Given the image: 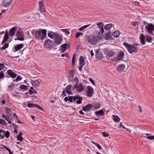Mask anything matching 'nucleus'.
Returning <instances> with one entry per match:
<instances>
[{
  "label": "nucleus",
  "instance_id": "obj_1",
  "mask_svg": "<svg viewBox=\"0 0 154 154\" xmlns=\"http://www.w3.org/2000/svg\"><path fill=\"white\" fill-rule=\"evenodd\" d=\"M35 38L38 40H42L45 38L46 36V29H39L36 30L35 34Z\"/></svg>",
  "mask_w": 154,
  "mask_h": 154
},
{
  "label": "nucleus",
  "instance_id": "obj_2",
  "mask_svg": "<svg viewBox=\"0 0 154 154\" xmlns=\"http://www.w3.org/2000/svg\"><path fill=\"white\" fill-rule=\"evenodd\" d=\"M100 34V32H98V34L97 36H87V40L88 42L91 45H96L97 44L98 41H99V39H101L102 38V37L99 35Z\"/></svg>",
  "mask_w": 154,
  "mask_h": 154
},
{
  "label": "nucleus",
  "instance_id": "obj_3",
  "mask_svg": "<svg viewBox=\"0 0 154 154\" xmlns=\"http://www.w3.org/2000/svg\"><path fill=\"white\" fill-rule=\"evenodd\" d=\"M123 45L128 50L129 53L132 54L133 53H136L137 52V48L133 45L129 44L125 42L123 43Z\"/></svg>",
  "mask_w": 154,
  "mask_h": 154
},
{
  "label": "nucleus",
  "instance_id": "obj_4",
  "mask_svg": "<svg viewBox=\"0 0 154 154\" xmlns=\"http://www.w3.org/2000/svg\"><path fill=\"white\" fill-rule=\"evenodd\" d=\"M54 43L57 45L60 44L62 41V37L58 33L54 35Z\"/></svg>",
  "mask_w": 154,
  "mask_h": 154
},
{
  "label": "nucleus",
  "instance_id": "obj_5",
  "mask_svg": "<svg viewBox=\"0 0 154 154\" xmlns=\"http://www.w3.org/2000/svg\"><path fill=\"white\" fill-rule=\"evenodd\" d=\"M10 135V133L8 131H5V130H0V139H2L5 137L8 138Z\"/></svg>",
  "mask_w": 154,
  "mask_h": 154
},
{
  "label": "nucleus",
  "instance_id": "obj_6",
  "mask_svg": "<svg viewBox=\"0 0 154 154\" xmlns=\"http://www.w3.org/2000/svg\"><path fill=\"white\" fill-rule=\"evenodd\" d=\"M16 36L17 37V40H18L23 41L24 39L23 33L22 31H17L16 33Z\"/></svg>",
  "mask_w": 154,
  "mask_h": 154
},
{
  "label": "nucleus",
  "instance_id": "obj_7",
  "mask_svg": "<svg viewBox=\"0 0 154 154\" xmlns=\"http://www.w3.org/2000/svg\"><path fill=\"white\" fill-rule=\"evenodd\" d=\"M146 29L151 34H153L152 31H154V25L152 23L148 24L146 26Z\"/></svg>",
  "mask_w": 154,
  "mask_h": 154
},
{
  "label": "nucleus",
  "instance_id": "obj_8",
  "mask_svg": "<svg viewBox=\"0 0 154 154\" xmlns=\"http://www.w3.org/2000/svg\"><path fill=\"white\" fill-rule=\"evenodd\" d=\"M44 48L48 49L51 48L52 45V42L49 39H47L44 43Z\"/></svg>",
  "mask_w": 154,
  "mask_h": 154
},
{
  "label": "nucleus",
  "instance_id": "obj_9",
  "mask_svg": "<svg viewBox=\"0 0 154 154\" xmlns=\"http://www.w3.org/2000/svg\"><path fill=\"white\" fill-rule=\"evenodd\" d=\"M106 59L108 60H111L114 56L115 52L112 51H109L107 52Z\"/></svg>",
  "mask_w": 154,
  "mask_h": 154
},
{
  "label": "nucleus",
  "instance_id": "obj_10",
  "mask_svg": "<svg viewBox=\"0 0 154 154\" xmlns=\"http://www.w3.org/2000/svg\"><path fill=\"white\" fill-rule=\"evenodd\" d=\"M27 106L30 108H37L38 109L42 110V108L37 104H34L32 103H29L27 104Z\"/></svg>",
  "mask_w": 154,
  "mask_h": 154
},
{
  "label": "nucleus",
  "instance_id": "obj_11",
  "mask_svg": "<svg viewBox=\"0 0 154 154\" xmlns=\"http://www.w3.org/2000/svg\"><path fill=\"white\" fill-rule=\"evenodd\" d=\"M17 27L16 26L12 28L9 31V34L10 36L13 37L14 36L17 29Z\"/></svg>",
  "mask_w": 154,
  "mask_h": 154
},
{
  "label": "nucleus",
  "instance_id": "obj_12",
  "mask_svg": "<svg viewBox=\"0 0 154 154\" xmlns=\"http://www.w3.org/2000/svg\"><path fill=\"white\" fill-rule=\"evenodd\" d=\"M92 107H93L92 105L89 103L87 105L83 107L82 108V109L85 112H89L90 111Z\"/></svg>",
  "mask_w": 154,
  "mask_h": 154
},
{
  "label": "nucleus",
  "instance_id": "obj_13",
  "mask_svg": "<svg viewBox=\"0 0 154 154\" xmlns=\"http://www.w3.org/2000/svg\"><path fill=\"white\" fill-rule=\"evenodd\" d=\"M87 95L88 97H91L92 94H94L93 89L92 87H87Z\"/></svg>",
  "mask_w": 154,
  "mask_h": 154
},
{
  "label": "nucleus",
  "instance_id": "obj_14",
  "mask_svg": "<svg viewBox=\"0 0 154 154\" xmlns=\"http://www.w3.org/2000/svg\"><path fill=\"white\" fill-rule=\"evenodd\" d=\"M38 4L40 11L42 13H43L45 10L43 2L42 1L39 2H38Z\"/></svg>",
  "mask_w": 154,
  "mask_h": 154
},
{
  "label": "nucleus",
  "instance_id": "obj_15",
  "mask_svg": "<svg viewBox=\"0 0 154 154\" xmlns=\"http://www.w3.org/2000/svg\"><path fill=\"white\" fill-rule=\"evenodd\" d=\"M124 55V53L123 51H120L118 54L117 60L116 61L118 62V60H122Z\"/></svg>",
  "mask_w": 154,
  "mask_h": 154
},
{
  "label": "nucleus",
  "instance_id": "obj_16",
  "mask_svg": "<svg viewBox=\"0 0 154 154\" xmlns=\"http://www.w3.org/2000/svg\"><path fill=\"white\" fill-rule=\"evenodd\" d=\"M7 73L12 78H15L17 75L15 73L13 72L11 70L9 69L7 71Z\"/></svg>",
  "mask_w": 154,
  "mask_h": 154
},
{
  "label": "nucleus",
  "instance_id": "obj_17",
  "mask_svg": "<svg viewBox=\"0 0 154 154\" xmlns=\"http://www.w3.org/2000/svg\"><path fill=\"white\" fill-rule=\"evenodd\" d=\"M95 57L96 59H100L102 58V54L100 52L97 50H95Z\"/></svg>",
  "mask_w": 154,
  "mask_h": 154
},
{
  "label": "nucleus",
  "instance_id": "obj_18",
  "mask_svg": "<svg viewBox=\"0 0 154 154\" xmlns=\"http://www.w3.org/2000/svg\"><path fill=\"white\" fill-rule=\"evenodd\" d=\"M96 24L98 26V28L100 29L101 34H103L104 32L103 28V23L101 22H100L97 23Z\"/></svg>",
  "mask_w": 154,
  "mask_h": 154
},
{
  "label": "nucleus",
  "instance_id": "obj_19",
  "mask_svg": "<svg viewBox=\"0 0 154 154\" xmlns=\"http://www.w3.org/2000/svg\"><path fill=\"white\" fill-rule=\"evenodd\" d=\"M113 40H114V38L112 37L111 32L109 31L106 32V40L111 41Z\"/></svg>",
  "mask_w": 154,
  "mask_h": 154
},
{
  "label": "nucleus",
  "instance_id": "obj_20",
  "mask_svg": "<svg viewBox=\"0 0 154 154\" xmlns=\"http://www.w3.org/2000/svg\"><path fill=\"white\" fill-rule=\"evenodd\" d=\"M140 42L142 45H144L145 44V37L143 34H141L140 37Z\"/></svg>",
  "mask_w": 154,
  "mask_h": 154
},
{
  "label": "nucleus",
  "instance_id": "obj_21",
  "mask_svg": "<svg viewBox=\"0 0 154 154\" xmlns=\"http://www.w3.org/2000/svg\"><path fill=\"white\" fill-rule=\"evenodd\" d=\"M24 46V45L23 44H21L18 45H16L14 46V49L16 51H17L20 49H21L22 48H23Z\"/></svg>",
  "mask_w": 154,
  "mask_h": 154
},
{
  "label": "nucleus",
  "instance_id": "obj_22",
  "mask_svg": "<svg viewBox=\"0 0 154 154\" xmlns=\"http://www.w3.org/2000/svg\"><path fill=\"white\" fill-rule=\"evenodd\" d=\"M125 67V65L124 64H121L119 65L117 68V69L119 72H121L123 70Z\"/></svg>",
  "mask_w": 154,
  "mask_h": 154
},
{
  "label": "nucleus",
  "instance_id": "obj_23",
  "mask_svg": "<svg viewBox=\"0 0 154 154\" xmlns=\"http://www.w3.org/2000/svg\"><path fill=\"white\" fill-rule=\"evenodd\" d=\"M68 45V44H65L61 46V52L62 53H64L66 49V48Z\"/></svg>",
  "mask_w": 154,
  "mask_h": 154
},
{
  "label": "nucleus",
  "instance_id": "obj_24",
  "mask_svg": "<svg viewBox=\"0 0 154 154\" xmlns=\"http://www.w3.org/2000/svg\"><path fill=\"white\" fill-rule=\"evenodd\" d=\"M31 82L33 86L38 87L40 85L39 82L38 80L32 81Z\"/></svg>",
  "mask_w": 154,
  "mask_h": 154
},
{
  "label": "nucleus",
  "instance_id": "obj_25",
  "mask_svg": "<svg viewBox=\"0 0 154 154\" xmlns=\"http://www.w3.org/2000/svg\"><path fill=\"white\" fill-rule=\"evenodd\" d=\"M74 82H75V85H74V87H79L78 85H78V83H79V80L78 78L77 77H75L74 80ZM80 85L79 87H83L81 83H80Z\"/></svg>",
  "mask_w": 154,
  "mask_h": 154
},
{
  "label": "nucleus",
  "instance_id": "obj_26",
  "mask_svg": "<svg viewBox=\"0 0 154 154\" xmlns=\"http://www.w3.org/2000/svg\"><path fill=\"white\" fill-rule=\"evenodd\" d=\"M95 114L97 116H102L104 114V112L102 110H100L99 111L95 112Z\"/></svg>",
  "mask_w": 154,
  "mask_h": 154
},
{
  "label": "nucleus",
  "instance_id": "obj_27",
  "mask_svg": "<svg viewBox=\"0 0 154 154\" xmlns=\"http://www.w3.org/2000/svg\"><path fill=\"white\" fill-rule=\"evenodd\" d=\"M120 34V32L119 31L116 30L112 33V35L114 38H117L119 37Z\"/></svg>",
  "mask_w": 154,
  "mask_h": 154
},
{
  "label": "nucleus",
  "instance_id": "obj_28",
  "mask_svg": "<svg viewBox=\"0 0 154 154\" xmlns=\"http://www.w3.org/2000/svg\"><path fill=\"white\" fill-rule=\"evenodd\" d=\"M79 60V65L83 66L85 65V61L83 57L82 56H80Z\"/></svg>",
  "mask_w": 154,
  "mask_h": 154
},
{
  "label": "nucleus",
  "instance_id": "obj_29",
  "mask_svg": "<svg viewBox=\"0 0 154 154\" xmlns=\"http://www.w3.org/2000/svg\"><path fill=\"white\" fill-rule=\"evenodd\" d=\"M12 0H10V1L8 2L4 3L3 6L5 7H7L11 6L12 4Z\"/></svg>",
  "mask_w": 154,
  "mask_h": 154
},
{
  "label": "nucleus",
  "instance_id": "obj_30",
  "mask_svg": "<svg viewBox=\"0 0 154 154\" xmlns=\"http://www.w3.org/2000/svg\"><path fill=\"white\" fill-rule=\"evenodd\" d=\"M8 35H5L3 37V40L2 42V45L4 43H5L6 42H7L8 39Z\"/></svg>",
  "mask_w": 154,
  "mask_h": 154
},
{
  "label": "nucleus",
  "instance_id": "obj_31",
  "mask_svg": "<svg viewBox=\"0 0 154 154\" xmlns=\"http://www.w3.org/2000/svg\"><path fill=\"white\" fill-rule=\"evenodd\" d=\"M76 54L74 53L73 54L72 59V65L74 66L75 65V62L76 58Z\"/></svg>",
  "mask_w": 154,
  "mask_h": 154
},
{
  "label": "nucleus",
  "instance_id": "obj_32",
  "mask_svg": "<svg viewBox=\"0 0 154 154\" xmlns=\"http://www.w3.org/2000/svg\"><path fill=\"white\" fill-rule=\"evenodd\" d=\"M23 134L22 132H21L19 133V134L17 136V140H18L20 141H22L23 140V138L22 137H21V136Z\"/></svg>",
  "mask_w": 154,
  "mask_h": 154
},
{
  "label": "nucleus",
  "instance_id": "obj_33",
  "mask_svg": "<svg viewBox=\"0 0 154 154\" xmlns=\"http://www.w3.org/2000/svg\"><path fill=\"white\" fill-rule=\"evenodd\" d=\"M113 120L115 122H119L120 118L117 116L113 115L112 116Z\"/></svg>",
  "mask_w": 154,
  "mask_h": 154
},
{
  "label": "nucleus",
  "instance_id": "obj_34",
  "mask_svg": "<svg viewBox=\"0 0 154 154\" xmlns=\"http://www.w3.org/2000/svg\"><path fill=\"white\" fill-rule=\"evenodd\" d=\"M91 142L96 146H97L99 149L103 150L102 147L98 143L92 141H91Z\"/></svg>",
  "mask_w": 154,
  "mask_h": 154
},
{
  "label": "nucleus",
  "instance_id": "obj_35",
  "mask_svg": "<svg viewBox=\"0 0 154 154\" xmlns=\"http://www.w3.org/2000/svg\"><path fill=\"white\" fill-rule=\"evenodd\" d=\"M9 46V43H5L4 46L0 48V49L2 50H5L6 48H8Z\"/></svg>",
  "mask_w": 154,
  "mask_h": 154
},
{
  "label": "nucleus",
  "instance_id": "obj_36",
  "mask_svg": "<svg viewBox=\"0 0 154 154\" xmlns=\"http://www.w3.org/2000/svg\"><path fill=\"white\" fill-rule=\"evenodd\" d=\"M50 32L51 33H48V36L50 38L53 39L54 38V35L55 34H56V33H54L52 32Z\"/></svg>",
  "mask_w": 154,
  "mask_h": 154
},
{
  "label": "nucleus",
  "instance_id": "obj_37",
  "mask_svg": "<svg viewBox=\"0 0 154 154\" xmlns=\"http://www.w3.org/2000/svg\"><path fill=\"white\" fill-rule=\"evenodd\" d=\"M67 88L65 90L66 92L68 94L71 95L72 94V92L71 90V87H66Z\"/></svg>",
  "mask_w": 154,
  "mask_h": 154
},
{
  "label": "nucleus",
  "instance_id": "obj_38",
  "mask_svg": "<svg viewBox=\"0 0 154 154\" xmlns=\"http://www.w3.org/2000/svg\"><path fill=\"white\" fill-rule=\"evenodd\" d=\"M2 149H5L6 150L9 152V154H13V152L11 151V149L5 145H3Z\"/></svg>",
  "mask_w": 154,
  "mask_h": 154
},
{
  "label": "nucleus",
  "instance_id": "obj_39",
  "mask_svg": "<svg viewBox=\"0 0 154 154\" xmlns=\"http://www.w3.org/2000/svg\"><path fill=\"white\" fill-rule=\"evenodd\" d=\"M77 100L76 101V103L78 104H80L82 103V97H80L79 96Z\"/></svg>",
  "mask_w": 154,
  "mask_h": 154
},
{
  "label": "nucleus",
  "instance_id": "obj_40",
  "mask_svg": "<svg viewBox=\"0 0 154 154\" xmlns=\"http://www.w3.org/2000/svg\"><path fill=\"white\" fill-rule=\"evenodd\" d=\"M90 25V24L86 25L83 26H82L79 29V31H82L84 29L87 28Z\"/></svg>",
  "mask_w": 154,
  "mask_h": 154
},
{
  "label": "nucleus",
  "instance_id": "obj_41",
  "mask_svg": "<svg viewBox=\"0 0 154 154\" xmlns=\"http://www.w3.org/2000/svg\"><path fill=\"white\" fill-rule=\"evenodd\" d=\"M143 137L147 138L149 140H154V136H143Z\"/></svg>",
  "mask_w": 154,
  "mask_h": 154
},
{
  "label": "nucleus",
  "instance_id": "obj_42",
  "mask_svg": "<svg viewBox=\"0 0 154 154\" xmlns=\"http://www.w3.org/2000/svg\"><path fill=\"white\" fill-rule=\"evenodd\" d=\"M113 26V24L109 23L106 24V30H109Z\"/></svg>",
  "mask_w": 154,
  "mask_h": 154
},
{
  "label": "nucleus",
  "instance_id": "obj_43",
  "mask_svg": "<svg viewBox=\"0 0 154 154\" xmlns=\"http://www.w3.org/2000/svg\"><path fill=\"white\" fill-rule=\"evenodd\" d=\"M61 31H62L63 32H64L66 33L67 34H69L70 32L69 29H62L60 30Z\"/></svg>",
  "mask_w": 154,
  "mask_h": 154
},
{
  "label": "nucleus",
  "instance_id": "obj_44",
  "mask_svg": "<svg viewBox=\"0 0 154 154\" xmlns=\"http://www.w3.org/2000/svg\"><path fill=\"white\" fill-rule=\"evenodd\" d=\"M33 87H30V89L29 90L28 92L26 93V94H27L29 93L30 95L32 94L33 93Z\"/></svg>",
  "mask_w": 154,
  "mask_h": 154
},
{
  "label": "nucleus",
  "instance_id": "obj_45",
  "mask_svg": "<svg viewBox=\"0 0 154 154\" xmlns=\"http://www.w3.org/2000/svg\"><path fill=\"white\" fill-rule=\"evenodd\" d=\"M0 124L3 125H7L6 122L4 120L1 119H0Z\"/></svg>",
  "mask_w": 154,
  "mask_h": 154
},
{
  "label": "nucleus",
  "instance_id": "obj_46",
  "mask_svg": "<svg viewBox=\"0 0 154 154\" xmlns=\"http://www.w3.org/2000/svg\"><path fill=\"white\" fill-rule=\"evenodd\" d=\"M5 109V111L7 112L8 115L10 114V112H11V109L8 107H6Z\"/></svg>",
  "mask_w": 154,
  "mask_h": 154
},
{
  "label": "nucleus",
  "instance_id": "obj_47",
  "mask_svg": "<svg viewBox=\"0 0 154 154\" xmlns=\"http://www.w3.org/2000/svg\"><path fill=\"white\" fill-rule=\"evenodd\" d=\"M22 79V78L20 75H18L16 79L14 80V82L15 81L17 82L21 80Z\"/></svg>",
  "mask_w": 154,
  "mask_h": 154
},
{
  "label": "nucleus",
  "instance_id": "obj_48",
  "mask_svg": "<svg viewBox=\"0 0 154 154\" xmlns=\"http://www.w3.org/2000/svg\"><path fill=\"white\" fill-rule=\"evenodd\" d=\"M78 92H81L84 90V87H75Z\"/></svg>",
  "mask_w": 154,
  "mask_h": 154
},
{
  "label": "nucleus",
  "instance_id": "obj_49",
  "mask_svg": "<svg viewBox=\"0 0 154 154\" xmlns=\"http://www.w3.org/2000/svg\"><path fill=\"white\" fill-rule=\"evenodd\" d=\"M79 96V95H76L74 96H72V100H73V102H75L76 100L79 98L78 97Z\"/></svg>",
  "mask_w": 154,
  "mask_h": 154
},
{
  "label": "nucleus",
  "instance_id": "obj_50",
  "mask_svg": "<svg viewBox=\"0 0 154 154\" xmlns=\"http://www.w3.org/2000/svg\"><path fill=\"white\" fill-rule=\"evenodd\" d=\"M83 35V33L81 32H77L76 35L75 37L76 38H78L80 36H82Z\"/></svg>",
  "mask_w": 154,
  "mask_h": 154
},
{
  "label": "nucleus",
  "instance_id": "obj_51",
  "mask_svg": "<svg viewBox=\"0 0 154 154\" xmlns=\"http://www.w3.org/2000/svg\"><path fill=\"white\" fill-rule=\"evenodd\" d=\"M146 39L148 42H150L152 40V38L151 37L149 36H146Z\"/></svg>",
  "mask_w": 154,
  "mask_h": 154
},
{
  "label": "nucleus",
  "instance_id": "obj_52",
  "mask_svg": "<svg viewBox=\"0 0 154 154\" xmlns=\"http://www.w3.org/2000/svg\"><path fill=\"white\" fill-rule=\"evenodd\" d=\"M93 107L94 109H97L99 108L100 107V105L99 104H96L93 106Z\"/></svg>",
  "mask_w": 154,
  "mask_h": 154
},
{
  "label": "nucleus",
  "instance_id": "obj_53",
  "mask_svg": "<svg viewBox=\"0 0 154 154\" xmlns=\"http://www.w3.org/2000/svg\"><path fill=\"white\" fill-rule=\"evenodd\" d=\"M66 92V91H65V90H64L62 93V94L61 95V97H63L65 96H66V95L65 94V93Z\"/></svg>",
  "mask_w": 154,
  "mask_h": 154
},
{
  "label": "nucleus",
  "instance_id": "obj_54",
  "mask_svg": "<svg viewBox=\"0 0 154 154\" xmlns=\"http://www.w3.org/2000/svg\"><path fill=\"white\" fill-rule=\"evenodd\" d=\"M4 77V74L2 71H1L0 72V79L3 78Z\"/></svg>",
  "mask_w": 154,
  "mask_h": 154
},
{
  "label": "nucleus",
  "instance_id": "obj_55",
  "mask_svg": "<svg viewBox=\"0 0 154 154\" xmlns=\"http://www.w3.org/2000/svg\"><path fill=\"white\" fill-rule=\"evenodd\" d=\"M68 101L70 102L71 103H72L73 102V100H72V96H68Z\"/></svg>",
  "mask_w": 154,
  "mask_h": 154
},
{
  "label": "nucleus",
  "instance_id": "obj_56",
  "mask_svg": "<svg viewBox=\"0 0 154 154\" xmlns=\"http://www.w3.org/2000/svg\"><path fill=\"white\" fill-rule=\"evenodd\" d=\"M5 68L4 64L3 63H0V70H2L4 68Z\"/></svg>",
  "mask_w": 154,
  "mask_h": 154
},
{
  "label": "nucleus",
  "instance_id": "obj_57",
  "mask_svg": "<svg viewBox=\"0 0 154 154\" xmlns=\"http://www.w3.org/2000/svg\"><path fill=\"white\" fill-rule=\"evenodd\" d=\"M61 56L62 57H69V55L67 53H65L64 54H62L61 55Z\"/></svg>",
  "mask_w": 154,
  "mask_h": 154
},
{
  "label": "nucleus",
  "instance_id": "obj_58",
  "mask_svg": "<svg viewBox=\"0 0 154 154\" xmlns=\"http://www.w3.org/2000/svg\"><path fill=\"white\" fill-rule=\"evenodd\" d=\"M89 79V80L91 82V83L94 85H95L94 84V80L91 78H90Z\"/></svg>",
  "mask_w": 154,
  "mask_h": 154
},
{
  "label": "nucleus",
  "instance_id": "obj_59",
  "mask_svg": "<svg viewBox=\"0 0 154 154\" xmlns=\"http://www.w3.org/2000/svg\"><path fill=\"white\" fill-rule=\"evenodd\" d=\"M15 127L14 128V132L15 133L17 134L18 133V131L17 130V126L16 125H15Z\"/></svg>",
  "mask_w": 154,
  "mask_h": 154
},
{
  "label": "nucleus",
  "instance_id": "obj_60",
  "mask_svg": "<svg viewBox=\"0 0 154 154\" xmlns=\"http://www.w3.org/2000/svg\"><path fill=\"white\" fill-rule=\"evenodd\" d=\"M13 116H14L16 118V119H18V116L16 115V114L15 113H14L13 114Z\"/></svg>",
  "mask_w": 154,
  "mask_h": 154
},
{
  "label": "nucleus",
  "instance_id": "obj_61",
  "mask_svg": "<svg viewBox=\"0 0 154 154\" xmlns=\"http://www.w3.org/2000/svg\"><path fill=\"white\" fill-rule=\"evenodd\" d=\"M83 66H82V65H80V66H79V69L80 71H82V68Z\"/></svg>",
  "mask_w": 154,
  "mask_h": 154
},
{
  "label": "nucleus",
  "instance_id": "obj_62",
  "mask_svg": "<svg viewBox=\"0 0 154 154\" xmlns=\"http://www.w3.org/2000/svg\"><path fill=\"white\" fill-rule=\"evenodd\" d=\"M132 24L133 26H136L137 24V22H132Z\"/></svg>",
  "mask_w": 154,
  "mask_h": 154
},
{
  "label": "nucleus",
  "instance_id": "obj_63",
  "mask_svg": "<svg viewBox=\"0 0 154 154\" xmlns=\"http://www.w3.org/2000/svg\"><path fill=\"white\" fill-rule=\"evenodd\" d=\"M20 88L22 90H26L27 87H20Z\"/></svg>",
  "mask_w": 154,
  "mask_h": 154
},
{
  "label": "nucleus",
  "instance_id": "obj_64",
  "mask_svg": "<svg viewBox=\"0 0 154 154\" xmlns=\"http://www.w3.org/2000/svg\"><path fill=\"white\" fill-rule=\"evenodd\" d=\"M68 98L67 97H66L64 98V101L65 102H66L68 100Z\"/></svg>",
  "mask_w": 154,
  "mask_h": 154
}]
</instances>
